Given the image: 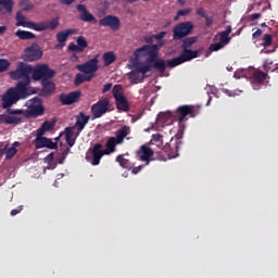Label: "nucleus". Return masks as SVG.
Listing matches in <instances>:
<instances>
[{
	"mask_svg": "<svg viewBox=\"0 0 278 278\" xmlns=\"http://www.w3.org/2000/svg\"><path fill=\"white\" fill-rule=\"evenodd\" d=\"M131 134V129L129 126H124L121 129L116 130L115 137H110L106 141V149H103L102 143H94L87 153H86V161L97 166L101 164V160L104 155H110L111 153L116 152V147L124 143V139L126 138L129 140L128 136Z\"/></svg>",
	"mask_w": 278,
	"mask_h": 278,
	"instance_id": "1",
	"label": "nucleus"
},
{
	"mask_svg": "<svg viewBox=\"0 0 278 278\" xmlns=\"http://www.w3.org/2000/svg\"><path fill=\"white\" fill-rule=\"evenodd\" d=\"M162 46L159 45H146L140 48H137L134 52L135 59L140 61L141 58L148 56L146 63L153 64V68L159 73L164 74L165 72V60L159 59V51Z\"/></svg>",
	"mask_w": 278,
	"mask_h": 278,
	"instance_id": "2",
	"label": "nucleus"
},
{
	"mask_svg": "<svg viewBox=\"0 0 278 278\" xmlns=\"http://www.w3.org/2000/svg\"><path fill=\"white\" fill-rule=\"evenodd\" d=\"M29 96L28 88H24V85H16V87L9 88L2 97V106L9 109L21 99H27Z\"/></svg>",
	"mask_w": 278,
	"mask_h": 278,
	"instance_id": "3",
	"label": "nucleus"
},
{
	"mask_svg": "<svg viewBox=\"0 0 278 278\" xmlns=\"http://www.w3.org/2000/svg\"><path fill=\"white\" fill-rule=\"evenodd\" d=\"M176 115L178 118L177 138H182L186 129L185 122L188 121L187 116L194 118L198 115V109L193 105L178 106Z\"/></svg>",
	"mask_w": 278,
	"mask_h": 278,
	"instance_id": "4",
	"label": "nucleus"
},
{
	"mask_svg": "<svg viewBox=\"0 0 278 278\" xmlns=\"http://www.w3.org/2000/svg\"><path fill=\"white\" fill-rule=\"evenodd\" d=\"M34 72V67L30 65L20 62L17 64V68L14 72L9 73V76L11 79L14 80H21L17 86H23L24 88H27L30 84V75Z\"/></svg>",
	"mask_w": 278,
	"mask_h": 278,
	"instance_id": "5",
	"label": "nucleus"
},
{
	"mask_svg": "<svg viewBox=\"0 0 278 278\" xmlns=\"http://www.w3.org/2000/svg\"><path fill=\"white\" fill-rule=\"evenodd\" d=\"M200 50L182 49V52L178 58L165 60V70L166 67L174 68L180 66L186 62L197 59Z\"/></svg>",
	"mask_w": 278,
	"mask_h": 278,
	"instance_id": "6",
	"label": "nucleus"
},
{
	"mask_svg": "<svg viewBox=\"0 0 278 278\" xmlns=\"http://www.w3.org/2000/svg\"><path fill=\"white\" fill-rule=\"evenodd\" d=\"M26 113H24V117L26 118H37L38 116H42L45 114V106L42 105V101L38 97H34L28 100Z\"/></svg>",
	"mask_w": 278,
	"mask_h": 278,
	"instance_id": "7",
	"label": "nucleus"
},
{
	"mask_svg": "<svg viewBox=\"0 0 278 278\" xmlns=\"http://www.w3.org/2000/svg\"><path fill=\"white\" fill-rule=\"evenodd\" d=\"M112 93L115 100L116 109L123 112H128L130 110V105L127 98L123 96L122 85H114Z\"/></svg>",
	"mask_w": 278,
	"mask_h": 278,
	"instance_id": "8",
	"label": "nucleus"
},
{
	"mask_svg": "<svg viewBox=\"0 0 278 278\" xmlns=\"http://www.w3.org/2000/svg\"><path fill=\"white\" fill-rule=\"evenodd\" d=\"M111 111V104L108 98L99 100L96 104L91 105V118L97 119Z\"/></svg>",
	"mask_w": 278,
	"mask_h": 278,
	"instance_id": "9",
	"label": "nucleus"
},
{
	"mask_svg": "<svg viewBox=\"0 0 278 278\" xmlns=\"http://www.w3.org/2000/svg\"><path fill=\"white\" fill-rule=\"evenodd\" d=\"M55 76L54 70H51L49 65L41 64L37 65L35 70H33V79L34 80H49Z\"/></svg>",
	"mask_w": 278,
	"mask_h": 278,
	"instance_id": "10",
	"label": "nucleus"
},
{
	"mask_svg": "<svg viewBox=\"0 0 278 278\" xmlns=\"http://www.w3.org/2000/svg\"><path fill=\"white\" fill-rule=\"evenodd\" d=\"M194 29V24L192 22H180L178 23L173 33L174 40H182L188 37Z\"/></svg>",
	"mask_w": 278,
	"mask_h": 278,
	"instance_id": "11",
	"label": "nucleus"
},
{
	"mask_svg": "<svg viewBox=\"0 0 278 278\" xmlns=\"http://www.w3.org/2000/svg\"><path fill=\"white\" fill-rule=\"evenodd\" d=\"M176 141L174 142L173 139L168 143H165L164 151L167 153V156L169 160L176 159L178 156V150L181 149L184 142L181 140L182 137H177V134L175 135Z\"/></svg>",
	"mask_w": 278,
	"mask_h": 278,
	"instance_id": "12",
	"label": "nucleus"
},
{
	"mask_svg": "<svg viewBox=\"0 0 278 278\" xmlns=\"http://www.w3.org/2000/svg\"><path fill=\"white\" fill-rule=\"evenodd\" d=\"M98 63V55H96L93 59H90L85 63L77 65L76 68L86 75H94V73L99 70Z\"/></svg>",
	"mask_w": 278,
	"mask_h": 278,
	"instance_id": "13",
	"label": "nucleus"
},
{
	"mask_svg": "<svg viewBox=\"0 0 278 278\" xmlns=\"http://www.w3.org/2000/svg\"><path fill=\"white\" fill-rule=\"evenodd\" d=\"M101 27H110L112 30L121 29V20L115 15H106L99 21Z\"/></svg>",
	"mask_w": 278,
	"mask_h": 278,
	"instance_id": "14",
	"label": "nucleus"
},
{
	"mask_svg": "<svg viewBox=\"0 0 278 278\" xmlns=\"http://www.w3.org/2000/svg\"><path fill=\"white\" fill-rule=\"evenodd\" d=\"M81 97V92L79 90L73 91L68 94L62 93L59 96V101L62 105H71L74 103H78Z\"/></svg>",
	"mask_w": 278,
	"mask_h": 278,
	"instance_id": "15",
	"label": "nucleus"
},
{
	"mask_svg": "<svg viewBox=\"0 0 278 278\" xmlns=\"http://www.w3.org/2000/svg\"><path fill=\"white\" fill-rule=\"evenodd\" d=\"M42 58V52L38 46H30L24 50V60L27 62L39 61Z\"/></svg>",
	"mask_w": 278,
	"mask_h": 278,
	"instance_id": "16",
	"label": "nucleus"
},
{
	"mask_svg": "<svg viewBox=\"0 0 278 278\" xmlns=\"http://www.w3.org/2000/svg\"><path fill=\"white\" fill-rule=\"evenodd\" d=\"M137 155L141 162H146V165H149L150 162L153 161V149L150 148L149 143L142 144Z\"/></svg>",
	"mask_w": 278,
	"mask_h": 278,
	"instance_id": "17",
	"label": "nucleus"
},
{
	"mask_svg": "<svg viewBox=\"0 0 278 278\" xmlns=\"http://www.w3.org/2000/svg\"><path fill=\"white\" fill-rule=\"evenodd\" d=\"M60 22L59 18H53L50 21H43V22H36L34 30L36 31H43L47 29L54 30L59 27Z\"/></svg>",
	"mask_w": 278,
	"mask_h": 278,
	"instance_id": "18",
	"label": "nucleus"
},
{
	"mask_svg": "<svg viewBox=\"0 0 278 278\" xmlns=\"http://www.w3.org/2000/svg\"><path fill=\"white\" fill-rule=\"evenodd\" d=\"M76 122L74 125V128L77 129V136L84 130V128L89 124L90 122V116L86 115L83 111L79 112L76 116Z\"/></svg>",
	"mask_w": 278,
	"mask_h": 278,
	"instance_id": "19",
	"label": "nucleus"
},
{
	"mask_svg": "<svg viewBox=\"0 0 278 278\" xmlns=\"http://www.w3.org/2000/svg\"><path fill=\"white\" fill-rule=\"evenodd\" d=\"M78 13H80L79 18L85 23L97 24V18L92 13L88 11V9L84 4H78L76 7Z\"/></svg>",
	"mask_w": 278,
	"mask_h": 278,
	"instance_id": "20",
	"label": "nucleus"
},
{
	"mask_svg": "<svg viewBox=\"0 0 278 278\" xmlns=\"http://www.w3.org/2000/svg\"><path fill=\"white\" fill-rule=\"evenodd\" d=\"M76 43L71 42L68 46V50L71 52H77V53H83L85 49L89 47L88 41L84 36H78L76 39Z\"/></svg>",
	"mask_w": 278,
	"mask_h": 278,
	"instance_id": "21",
	"label": "nucleus"
},
{
	"mask_svg": "<svg viewBox=\"0 0 278 278\" xmlns=\"http://www.w3.org/2000/svg\"><path fill=\"white\" fill-rule=\"evenodd\" d=\"M35 148H36V150H40V149H43V148H47L49 150H56L58 149V143L53 142L52 139H49L47 137L36 138Z\"/></svg>",
	"mask_w": 278,
	"mask_h": 278,
	"instance_id": "22",
	"label": "nucleus"
},
{
	"mask_svg": "<svg viewBox=\"0 0 278 278\" xmlns=\"http://www.w3.org/2000/svg\"><path fill=\"white\" fill-rule=\"evenodd\" d=\"M24 117H17L10 114H1L0 115V125H21L23 123Z\"/></svg>",
	"mask_w": 278,
	"mask_h": 278,
	"instance_id": "23",
	"label": "nucleus"
},
{
	"mask_svg": "<svg viewBox=\"0 0 278 278\" xmlns=\"http://www.w3.org/2000/svg\"><path fill=\"white\" fill-rule=\"evenodd\" d=\"M267 77V73L262 72L261 70H254V72H252V74L250 75V80H252V84L254 86L262 85L265 83Z\"/></svg>",
	"mask_w": 278,
	"mask_h": 278,
	"instance_id": "24",
	"label": "nucleus"
},
{
	"mask_svg": "<svg viewBox=\"0 0 278 278\" xmlns=\"http://www.w3.org/2000/svg\"><path fill=\"white\" fill-rule=\"evenodd\" d=\"M55 91V83L49 79L42 81V90L39 92L41 97H49Z\"/></svg>",
	"mask_w": 278,
	"mask_h": 278,
	"instance_id": "25",
	"label": "nucleus"
},
{
	"mask_svg": "<svg viewBox=\"0 0 278 278\" xmlns=\"http://www.w3.org/2000/svg\"><path fill=\"white\" fill-rule=\"evenodd\" d=\"M26 17L22 14V12L16 13V26L28 28V29H35L36 22H25Z\"/></svg>",
	"mask_w": 278,
	"mask_h": 278,
	"instance_id": "26",
	"label": "nucleus"
},
{
	"mask_svg": "<svg viewBox=\"0 0 278 278\" xmlns=\"http://www.w3.org/2000/svg\"><path fill=\"white\" fill-rule=\"evenodd\" d=\"M74 34H76V29L70 28V29L61 30V31L56 35V40H58V42H60V43H65L66 40L68 39V37H70L71 35H74Z\"/></svg>",
	"mask_w": 278,
	"mask_h": 278,
	"instance_id": "27",
	"label": "nucleus"
},
{
	"mask_svg": "<svg viewBox=\"0 0 278 278\" xmlns=\"http://www.w3.org/2000/svg\"><path fill=\"white\" fill-rule=\"evenodd\" d=\"M146 78V75L143 73L138 72L137 70H132V72H129V79L132 84H139L143 81Z\"/></svg>",
	"mask_w": 278,
	"mask_h": 278,
	"instance_id": "28",
	"label": "nucleus"
},
{
	"mask_svg": "<svg viewBox=\"0 0 278 278\" xmlns=\"http://www.w3.org/2000/svg\"><path fill=\"white\" fill-rule=\"evenodd\" d=\"M231 25H228L226 27V30L219 33V42H222L223 45H228L231 40V37H229L230 33H231Z\"/></svg>",
	"mask_w": 278,
	"mask_h": 278,
	"instance_id": "29",
	"label": "nucleus"
},
{
	"mask_svg": "<svg viewBox=\"0 0 278 278\" xmlns=\"http://www.w3.org/2000/svg\"><path fill=\"white\" fill-rule=\"evenodd\" d=\"M102 59L104 66H110L116 62V54L112 51L104 52Z\"/></svg>",
	"mask_w": 278,
	"mask_h": 278,
	"instance_id": "30",
	"label": "nucleus"
},
{
	"mask_svg": "<svg viewBox=\"0 0 278 278\" xmlns=\"http://www.w3.org/2000/svg\"><path fill=\"white\" fill-rule=\"evenodd\" d=\"M116 163H119V165L123 168L131 169L134 167L132 163L129 159L125 157V154H122L119 156H116Z\"/></svg>",
	"mask_w": 278,
	"mask_h": 278,
	"instance_id": "31",
	"label": "nucleus"
},
{
	"mask_svg": "<svg viewBox=\"0 0 278 278\" xmlns=\"http://www.w3.org/2000/svg\"><path fill=\"white\" fill-rule=\"evenodd\" d=\"M94 77V74H76V77H75V85H81L84 84L85 81H91V79Z\"/></svg>",
	"mask_w": 278,
	"mask_h": 278,
	"instance_id": "32",
	"label": "nucleus"
},
{
	"mask_svg": "<svg viewBox=\"0 0 278 278\" xmlns=\"http://www.w3.org/2000/svg\"><path fill=\"white\" fill-rule=\"evenodd\" d=\"M21 147V142H14L13 143V147H10L7 151H5V160H12L16 153H17V150L16 148Z\"/></svg>",
	"mask_w": 278,
	"mask_h": 278,
	"instance_id": "33",
	"label": "nucleus"
},
{
	"mask_svg": "<svg viewBox=\"0 0 278 278\" xmlns=\"http://www.w3.org/2000/svg\"><path fill=\"white\" fill-rule=\"evenodd\" d=\"M14 7L13 0H0V12L4 9L7 13H12Z\"/></svg>",
	"mask_w": 278,
	"mask_h": 278,
	"instance_id": "34",
	"label": "nucleus"
},
{
	"mask_svg": "<svg viewBox=\"0 0 278 278\" xmlns=\"http://www.w3.org/2000/svg\"><path fill=\"white\" fill-rule=\"evenodd\" d=\"M198 40V37H187L182 39L181 49L182 50H189L192 45H194Z\"/></svg>",
	"mask_w": 278,
	"mask_h": 278,
	"instance_id": "35",
	"label": "nucleus"
},
{
	"mask_svg": "<svg viewBox=\"0 0 278 278\" xmlns=\"http://www.w3.org/2000/svg\"><path fill=\"white\" fill-rule=\"evenodd\" d=\"M16 36L20 37L21 40L36 39V35H34L33 33L21 29L16 31Z\"/></svg>",
	"mask_w": 278,
	"mask_h": 278,
	"instance_id": "36",
	"label": "nucleus"
},
{
	"mask_svg": "<svg viewBox=\"0 0 278 278\" xmlns=\"http://www.w3.org/2000/svg\"><path fill=\"white\" fill-rule=\"evenodd\" d=\"M65 141L70 147H73L76 143V140L73 139V131L70 128H65Z\"/></svg>",
	"mask_w": 278,
	"mask_h": 278,
	"instance_id": "37",
	"label": "nucleus"
},
{
	"mask_svg": "<svg viewBox=\"0 0 278 278\" xmlns=\"http://www.w3.org/2000/svg\"><path fill=\"white\" fill-rule=\"evenodd\" d=\"M20 7H21L22 11H25V12L34 10V3H31L30 0H21Z\"/></svg>",
	"mask_w": 278,
	"mask_h": 278,
	"instance_id": "38",
	"label": "nucleus"
},
{
	"mask_svg": "<svg viewBox=\"0 0 278 278\" xmlns=\"http://www.w3.org/2000/svg\"><path fill=\"white\" fill-rule=\"evenodd\" d=\"M138 72H140L141 74L146 75L147 73L150 72L151 70V65L150 63L146 62V63H140L137 68Z\"/></svg>",
	"mask_w": 278,
	"mask_h": 278,
	"instance_id": "39",
	"label": "nucleus"
},
{
	"mask_svg": "<svg viewBox=\"0 0 278 278\" xmlns=\"http://www.w3.org/2000/svg\"><path fill=\"white\" fill-rule=\"evenodd\" d=\"M11 66V62L8 59H0V73H4L5 71H9Z\"/></svg>",
	"mask_w": 278,
	"mask_h": 278,
	"instance_id": "40",
	"label": "nucleus"
},
{
	"mask_svg": "<svg viewBox=\"0 0 278 278\" xmlns=\"http://www.w3.org/2000/svg\"><path fill=\"white\" fill-rule=\"evenodd\" d=\"M271 43H273L271 35H268V34L263 35V39H262L261 46L267 48V47H270Z\"/></svg>",
	"mask_w": 278,
	"mask_h": 278,
	"instance_id": "41",
	"label": "nucleus"
},
{
	"mask_svg": "<svg viewBox=\"0 0 278 278\" xmlns=\"http://www.w3.org/2000/svg\"><path fill=\"white\" fill-rule=\"evenodd\" d=\"M54 160V153L51 152L49 155H47V157H45V163L49 164V169H54L55 168V164L53 165L52 162Z\"/></svg>",
	"mask_w": 278,
	"mask_h": 278,
	"instance_id": "42",
	"label": "nucleus"
},
{
	"mask_svg": "<svg viewBox=\"0 0 278 278\" xmlns=\"http://www.w3.org/2000/svg\"><path fill=\"white\" fill-rule=\"evenodd\" d=\"M225 45H223L220 41L217 43L210 45L208 51L210 52H217L224 49Z\"/></svg>",
	"mask_w": 278,
	"mask_h": 278,
	"instance_id": "43",
	"label": "nucleus"
},
{
	"mask_svg": "<svg viewBox=\"0 0 278 278\" xmlns=\"http://www.w3.org/2000/svg\"><path fill=\"white\" fill-rule=\"evenodd\" d=\"M163 136L161 134H153L152 135V139L150 141V143H148L149 146H152L153 142L155 143H163V140H162Z\"/></svg>",
	"mask_w": 278,
	"mask_h": 278,
	"instance_id": "44",
	"label": "nucleus"
},
{
	"mask_svg": "<svg viewBox=\"0 0 278 278\" xmlns=\"http://www.w3.org/2000/svg\"><path fill=\"white\" fill-rule=\"evenodd\" d=\"M190 12H191V9H180L179 11H177V15L175 16V21H178L179 16H188Z\"/></svg>",
	"mask_w": 278,
	"mask_h": 278,
	"instance_id": "45",
	"label": "nucleus"
},
{
	"mask_svg": "<svg viewBox=\"0 0 278 278\" xmlns=\"http://www.w3.org/2000/svg\"><path fill=\"white\" fill-rule=\"evenodd\" d=\"M41 128H43L45 131H51L54 128V123H51L49 121H45Z\"/></svg>",
	"mask_w": 278,
	"mask_h": 278,
	"instance_id": "46",
	"label": "nucleus"
},
{
	"mask_svg": "<svg viewBox=\"0 0 278 278\" xmlns=\"http://www.w3.org/2000/svg\"><path fill=\"white\" fill-rule=\"evenodd\" d=\"M26 111L25 110H14V109H8V114L12 115H23L25 116Z\"/></svg>",
	"mask_w": 278,
	"mask_h": 278,
	"instance_id": "47",
	"label": "nucleus"
},
{
	"mask_svg": "<svg viewBox=\"0 0 278 278\" xmlns=\"http://www.w3.org/2000/svg\"><path fill=\"white\" fill-rule=\"evenodd\" d=\"M47 132V130H45V128L39 127L37 130H36V138H45V134Z\"/></svg>",
	"mask_w": 278,
	"mask_h": 278,
	"instance_id": "48",
	"label": "nucleus"
},
{
	"mask_svg": "<svg viewBox=\"0 0 278 278\" xmlns=\"http://www.w3.org/2000/svg\"><path fill=\"white\" fill-rule=\"evenodd\" d=\"M23 208H24V205H20L16 208L12 210L10 212V215L11 216H16L18 213L23 212Z\"/></svg>",
	"mask_w": 278,
	"mask_h": 278,
	"instance_id": "49",
	"label": "nucleus"
},
{
	"mask_svg": "<svg viewBox=\"0 0 278 278\" xmlns=\"http://www.w3.org/2000/svg\"><path fill=\"white\" fill-rule=\"evenodd\" d=\"M204 18H205V27L210 28L214 23V18L212 16H208V15Z\"/></svg>",
	"mask_w": 278,
	"mask_h": 278,
	"instance_id": "50",
	"label": "nucleus"
},
{
	"mask_svg": "<svg viewBox=\"0 0 278 278\" xmlns=\"http://www.w3.org/2000/svg\"><path fill=\"white\" fill-rule=\"evenodd\" d=\"M195 14H197L198 16H202L203 18L208 16L207 13H205L204 9H202V8L197 9V10H195Z\"/></svg>",
	"mask_w": 278,
	"mask_h": 278,
	"instance_id": "51",
	"label": "nucleus"
},
{
	"mask_svg": "<svg viewBox=\"0 0 278 278\" xmlns=\"http://www.w3.org/2000/svg\"><path fill=\"white\" fill-rule=\"evenodd\" d=\"M165 116V123H167L168 121H169V118L173 116V113L172 112H165V114L164 113H161V114H159V117H164Z\"/></svg>",
	"mask_w": 278,
	"mask_h": 278,
	"instance_id": "52",
	"label": "nucleus"
},
{
	"mask_svg": "<svg viewBox=\"0 0 278 278\" xmlns=\"http://www.w3.org/2000/svg\"><path fill=\"white\" fill-rule=\"evenodd\" d=\"M262 35H263V30L258 28V29L252 35V37H253V39L255 40V39H260V38L262 37Z\"/></svg>",
	"mask_w": 278,
	"mask_h": 278,
	"instance_id": "53",
	"label": "nucleus"
},
{
	"mask_svg": "<svg viewBox=\"0 0 278 278\" xmlns=\"http://www.w3.org/2000/svg\"><path fill=\"white\" fill-rule=\"evenodd\" d=\"M112 89V83H108L103 86L102 88V93H106L108 91H110Z\"/></svg>",
	"mask_w": 278,
	"mask_h": 278,
	"instance_id": "54",
	"label": "nucleus"
},
{
	"mask_svg": "<svg viewBox=\"0 0 278 278\" xmlns=\"http://www.w3.org/2000/svg\"><path fill=\"white\" fill-rule=\"evenodd\" d=\"M166 36L165 31H161L157 35H154L155 40H162Z\"/></svg>",
	"mask_w": 278,
	"mask_h": 278,
	"instance_id": "55",
	"label": "nucleus"
},
{
	"mask_svg": "<svg viewBox=\"0 0 278 278\" xmlns=\"http://www.w3.org/2000/svg\"><path fill=\"white\" fill-rule=\"evenodd\" d=\"M143 167H144L143 165H140V166H138V167H134V166H132V174H134V175L139 174V173L142 170Z\"/></svg>",
	"mask_w": 278,
	"mask_h": 278,
	"instance_id": "56",
	"label": "nucleus"
},
{
	"mask_svg": "<svg viewBox=\"0 0 278 278\" xmlns=\"http://www.w3.org/2000/svg\"><path fill=\"white\" fill-rule=\"evenodd\" d=\"M261 17H262V13H253L252 15H250V18L252 21L260 20Z\"/></svg>",
	"mask_w": 278,
	"mask_h": 278,
	"instance_id": "57",
	"label": "nucleus"
},
{
	"mask_svg": "<svg viewBox=\"0 0 278 278\" xmlns=\"http://www.w3.org/2000/svg\"><path fill=\"white\" fill-rule=\"evenodd\" d=\"M66 160V157L60 155V156H56V161H58V164H64V161Z\"/></svg>",
	"mask_w": 278,
	"mask_h": 278,
	"instance_id": "58",
	"label": "nucleus"
},
{
	"mask_svg": "<svg viewBox=\"0 0 278 278\" xmlns=\"http://www.w3.org/2000/svg\"><path fill=\"white\" fill-rule=\"evenodd\" d=\"M73 2H75V0H61L63 5H71Z\"/></svg>",
	"mask_w": 278,
	"mask_h": 278,
	"instance_id": "59",
	"label": "nucleus"
},
{
	"mask_svg": "<svg viewBox=\"0 0 278 278\" xmlns=\"http://www.w3.org/2000/svg\"><path fill=\"white\" fill-rule=\"evenodd\" d=\"M141 117H142V114H141V113H138V114H136V115L132 116V121H134V122L140 121Z\"/></svg>",
	"mask_w": 278,
	"mask_h": 278,
	"instance_id": "60",
	"label": "nucleus"
},
{
	"mask_svg": "<svg viewBox=\"0 0 278 278\" xmlns=\"http://www.w3.org/2000/svg\"><path fill=\"white\" fill-rule=\"evenodd\" d=\"M68 153H70V148L65 149V150L62 152L61 156H62L63 159H66L67 155H68Z\"/></svg>",
	"mask_w": 278,
	"mask_h": 278,
	"instance_id": "61",
	"label": "nucleus"
},
{
	"mask_svg": "<svg viewBox=\"0 0 278 278\" xmlns=\"http://www.w3.org/2000/svg\"><path fill=\"white\" fill-rule=\"evenodd\" d=\"M7 29V26H0V35H3Z\"/></svg>",
	"mask_w": 278,
	"mask_h": 278,
	"instance_id": "62",
	"label": "nucleus"
},
{
	"mask_svg": "<svg viewBox=\"0 0 278 278\" xmlns=\"http://www.w3.org/2000/svg\"><path fill=\"white\" fill-rule=\"evenodd\" d=\"M177 2H178L181 7H185V5H186V0H177Z\"/></svg>",
	"mask_w": 278,
	"mask_h": 278,
	"instance_id": "63",
	"label": "nucleus"
},
{
	"mask_svg": "<svg viewBox=\"0 0 278 278\" xmlns=\"http://www.w3.org/2000/svg\"><path fill=\"white\" fill-rule=\"evenodd\" d=\"M241 28L239 29V30H237L233 35H232V37H236V36H239L240 34H241Z\"/></svg>",
	"mask_w": 278,
	"mask_h": 278,
	"instance_id": "64",
	"label": "nucleus"
}]
</instances>
